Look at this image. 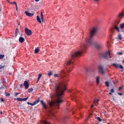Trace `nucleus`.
<instances>
[{"label": "nucleus", "instance_id": "f257e3e1", "mask_svg": "<svg viewBox=\"0 0 124 124\" xmlns=\"http://www.w3.org/2000/svg\"><path fill=\"white\" fill-rule=\"evenodd\" d=\"M66 86L62 82H58L55 84V91L56 95V100L55 102L49 103L50 109L48 110L49 114L47 115L48 118H51V117H55L52 112L53 107H56L57 109L60 108L61 103H62V94L63 92L66 90Z\"/></svg>", "mask_w": 124, "mask_h": 124}, {"label": "nucleus", "instance_id": "5fc2aeb1", "mask_svg": "<svg viewBox=\"0 0 124 124\" xmlns=\"http://www.w3.org/2000/svg\"><path fill=\"white\" fill-rule=\"evenodd\" d=\"M69 71H71V70H69V71H68V72H69Z\"/></svg>", "mask_w": 124, "mask_h": 124}, {"label": "nucleus", "instance_id": "9b49d317", "mask_svg": "<svg viewBox=\"0 0 124 124\" xmlns=\"http://www.w3.org/2000/svg\"><path fill=\"white\" fill-rule=\"evenodd\" d=\"M119 28L121 30V31L124 32V23H121L119 25Z\"/></svg>", "mask_w": 124, "mask_h": 124}, {"label": "nucleus", "instance_id": "473e14b6", "mask_svg": "<svg viewBox=\"0 0 124 124\" xmlns=\"http://www.w3.org/2000/svg\"><path fill=\"white\" fill-rule=\"evenodd\" d=\"M6 96H10V94L9 93H7V92L5 93Z\"/></svg>", "mask_w": 124, "mask_h": 124}, {"label": "nucleus", "instance_id": "5701e85b", "mask_svg": "<svg viewBox=\"0 0 124 124\" xmlns=\"http://www.w3.org/2000/svg\"><path fill=\"white\" fill-rule=\"evenodd\" d=\"M33 91V89L32 88H30L29 90H28V93H32Z\"/></svg>", "mask_w": 124, "mask_h": 124}, {"label": "nucleus", "instance_id": "7ed1b4c3", "mask_svg": "<svg viewBox=\"0 0 124 124\" xmlns=\"http://www.w3.org/2000/svg\"><path fill=\"white\" fill-rule=\"evenodd\" d=\"M102 57L104 59H108V58H111V56H110V53L109 51H107L104 53L102 54Z\"/></svg>", "mask_w": 124, "mask_h": 124}, {"label": "nucleus", "instance_id": "c756f323", "mask_svg": "<svg viewBox=\"0 0 124 124\" xmlns=\"http://www.w3.org/2000/svg\"><path fill=\"white\" fill-rule=\"evenodd\" d=\"M98 101H99V100L97 99V100H94V103L97 105L96 103H97L98 102Z\"/></svg>", "mask_w": 124, "mask_h": 124}, {"label": "nucleus", "instance_id": "a211bd4d", "mask_svg": "<svg viewBox=\"0 0 124 124\" xmlns=\"http://www.w3.org/2000/svg\"><path fill=\"white\" fill-rule=\"evenodd\" d=\"M36 20L39 23H40V24H41V19H40V17H39V16H36Z\"/></svg>", "mask_w": 124, "mask_h": 124}, {"label": "nucleus", "instance_id": "f3484780", "mask_svg": "<svg viewBox=\"0 0 124 124\" xmlns=\"http://www.w3.org/2000/svg\"><path fill=\"white\" fill-rule=\"evenodd\" d=\"M117 37L118 40H122V39H123V37H122V35L121 34V33H119L118 34Z\"/></svg>", "mask_w": 124, "mask_h": 124}, {"label": "nucleus", "instance_id": "c03bdc74", "mask_svg": "<svg viewBox=\"0 0 124 124\" xmlns=\"http://www.w3.org/2000/svg\"><path fill=\"white\" fill-rule=\"evenodd\" d=\"M0 114L1 115H2V114H3V112H2V111H0Z\"/></svg>", "mask_w": 124, "mask_h": 124}, {"label": "nucleus", "instance_id": "c9c22d12", "mask_svg": "<svg viewBox=\"0 0 124 124\" xmlns=\"http://www.w3.org/2000/svg\"><path fill=\"white\" fill-rule=\"evenodd\" d=\"M58 76H59V75H58L57 74H55V75H54V77L55 78H56V77H58Z\"/></svg>", "mask_w": 124, "mask_h": 124}, {"label": "nucleus", "instance_id": "49530a36", "mask_svg": "<svg viewBox=\"0 0 124 124\" xmlns=\"http://www.w3.org/2000/svg\"><path fill=\"white\" fill-rule=\"evenodd\" d=\"M16 12H18V8H16Z\"/></svg>", "mask_w": 124, "mask_h": 124}, {"label": "nucleus", "instance_id": "e433bc0d", "mask_svg": "<svg viewBox=\"0 0 124 124\" xmlns=\"http://www.w3.org/2000/svg\"><path fill=\"white\" fill-rule=\"evenodd\" d=\"M3 89H4V87H3V86H1V87H0V90H3Z\"/></svg>", "mask_w": 124, "mask_h": 124}, {"label": "nucleus", "instance_id": "37998d69", "mask_svg": "<svg viewBox=\"0 0 124 124\" xmlns=\"http://www.w3.org/2000/svg\"><path fill=\"white\" fill-rule=\"evenodd\" d=\"M18 94H19V93H16L15 94V96H17V95H18Z\"/></svg>", "mask_w": 124, "mask_h": 124}, {"label": "nucleus", "instance_id": "a878e982", "mask_svg": "<svg viewBox=\"0 0 124 124\" xmlns=\"http://www.w3.org/2000/svg\"><path fill=\"white\" fill-rule=\"evenodd\" d=\"M96 119L99 121V122H102V119H100V117H96Z\"/></svg>", "mask_w": 124, "mask_h": 124}, {"label": "nucleus", "instance_id": "393cba45", "mask_svg": "<svg viewBox=\"0 0 124 124\" xmlns=\"http://www.w3.org/2000/svg\"><path fill=\"white\" fill-rule=\"evenodd\" d=\"M38 52H39V49H38V48H35V50H34V53L37 54V53H38Z\"/></svg>", "mask_w": 124, "mask_h": 124}, {"label": "nucleus", "instance_id": "39448f33", "mask_svg": "<svg viewBox=\"0 0 124 124\" xmlns=\"http://www.w3.org/2000/svg\"><path fill=\"white\" fill-rule=\"evenodd\" d=\"M25 32L27 35H31V34H32L31 30L27 29V27L25 28Z\"/></svg>", "mask_w": 124, "mask_h": 124}, {"label": "nucleus", "instance_id": "864d4df0", "mask_svg": "<svg viewBox=\"0 0 124 124\" xmlns=\"http://www.w3.org/2000/svg\"><path fill=\"white\" fill-rule=\"evenodd\" d=\"M94 0V1H98V0Z\"/></svg>", "mask_w": 124, "mask_h": 124}, {"label": "nucleus", "instance_id": "09e8293b", "mask_svg": "<svg viewBox=\"0 0 124 124\" xmlns=\"http://www.w3.org/2000/svg\"><path fill=\"white\" fill-rule=\"evenodd\" d=\"M39 0H35V1L36 2H37V1H39Z\"/></svg>", "mask_w": 124, "mask_h": 124}, {"label": "nucleus", "instance_id": "b1692460", "mask_svg": "<svg viewBox=\"0 0 124 124\" xmlns=\"http://www.w3.org/2000/svg\"><path fill=\"white\" fill-rule=\"evenodd\" d=\"M29 99V97H27L26 98H22V101H27Z\"/></svg>", "mask_w": 124, "mask_h": 124}, {"label": "nucleus", "instance_id": "9d476101", "mask_svg": "<svg viewBox=\"0 0 124 124\" xmlns=\"http://www.w3.org/2000/svg\"><path fill=\"white\" fill-rule=\"evenodd\" d=\"M24 86L25 89H29V87L30 86V84H29V82H28L27 80H25L24 82Z\"/></svg>", "mask_w": 124, "mask_h": 124}, {"label": "nucleus", "instance_id": "2f4dec72", "mask_svg": "<svg viewBox=\"0 0 124 124\" xmlns=\"http://www.w3.org/2000/svg\"><path fill=\"white\" fill-rule=\"evenodd\" d=\"M17 101H22V98H16Z\"/></svg>", "mask_w": 124, "mask_h": 124}, {"label": "nucleus", "instance_id": "ddd939ff", "mask_svg": "<svg viewBox=\"0 0 124 124\" xmlns=\"http://www.w3.org/2000/svg\"><path fill=\"white\" fill-rule=\"evenodd\" d=\"M19 41L20 43H23V42H25V39L22 37H20L19 38Z\"/></svg>", "mask_w": 124, "mask_h": 124}, {"label": "nucleus", "instance_id": "8fccbe9b", "mask_svg": "<svg viewBox=\"0 0 124 124\" xmlns=\"http://www.w3.org/2000/svg\"><path fill=\"white\" fill-rule=\"evenodd\" d=\"M6 0V1H7V2H8L9 3L10 1L9 0Z\"/></svg>", "mask_w": 124, "mask_h": 124}, {"label": "nucleus", "instance_id": "f03ea898", "mask_svg": "<svg viewBox=\"0 0 124 124\" xmlns=\"http://www.w3.org/2000/svg\"><path fill=\"white\" fill-rule=\"evenodd\" d=\"M96 31H97V27L92 28L90 31V36L89 38L86 39L84 44L81 46L80 50L73 52L71 53V55L69 56V61L66 62V65H70L71 63H73V60H74L75 58H76V57H80L82 53H85L86 52L88 46H92V45L94 44L93 42V37L96 33Z\"/></svg>", "mask_w": 124, "mask_h": 124}, {"label": "nucleus", "instance_id": "6e6d98bb", "mask_svg": "<svg viewBox=\"0 0 124 124\" xmlns=\"http://www.w3.org/2000/svg\"><path fill=\"white\" fill-rule=\"evenodd\" d=\"M62 73H65V72H62Z\"/></svg>", "mask_w": 124, "mask_h": 124}, {"label": "nucleus", "instance_id": "de8ad7c7", "mask_svg": "<svg viewBox=\"0 0 124 124\" xmlns=\"http://www.w3.org/2000/svg\"><path fill=\"white\" fill-rule=\"evenodd\" d=\"M112 100H113V101H115V98H114V97H113Z\"/></svg>", "mask_w": 124, "mask_h": 124}, {"label": "nucleus", "instance_id": "423d86ee", "mask_svg": "<svg viewBox=\"0 0 124 124\" xmlns=\"http://www.w3.org/2000/svg\"><path fill=\"white\" fill-rule=\"evenodd\" d=\"M40 101V104L42 105V106L44 108V109H47V104L46 103L44 102L43 100H41Z\"/></svg>", "mask_w": 124, "mask_h": 124}, {"label": "nucleus", "instance_id": "c85d7f7f", "mask_svg": "<svg viewBox=\"0 0 124 124\" xmlns=\"http://www.w3.org/2000/svg\"><path fill=\"white\" fill-rule=\"evenodd\" d=\"M63 121L64 123H65V122H66L67 121V117H64L63 119Z\"/></svg>", "mask_w": 124, "mask_h": 124}, {"label": "nucleus", "instance_id": "4be33fe9", "mask_svg": "<svg viewBox=\"0 0 124 124\" xmlns=\"http://www.w3.org/2000/svg\"><path fill=\"white\" fill-rule=\"evenodd\" d=\"M47 75L50 77V76L53 75V72L52 71H49L48 74Z\"/></svg>", "mask_w": 124, "mask_h": 124}, {"label": "nucleus", "instance_id": "bb28decb", "mask_svg": "<svg viewBox=\"0 0 124 124\" xmlns=\"http://www.w3.org/2000/svg\"><path fill=\"white\" fill-rule=\"evenodd\" d=\"M105 84L106 87H109V82H108V81H106L105 82Z\"/></svg>", "mask_w": 124, "mask_h": 124}, {"label": "nucleus", "instance_id": "412c9836", "mask_svg": "<svg viewBox=\"0 0 124 124\" xmlns=\"http://www.w3.org/2000/svg\"><path fill=\"white\" fill-rule=\"evenodd\" d=\"M41 77H42V75L41 74H39L38 75L37 82H38L39 81V80H40V78H41Z\"/></svg>", "mask_w": 124, "mask_h": 124}, {"label": "nucleus", "instance_id": "cd10ccee", "mask_svg": "<svg viewBox=\"0 0 124 124\" xmlns=\"http://www.w3.org/2000/svg\"><path fill=\"white\" fill-rule=\"evenodd\" d=\"M5 56L4 54H0V59L1 60L4 58Z\"/></svg>", "mask_w": 124, "mask_h": 124}, {"label": "nucleus", "instance_id": "20e7f679", "mask_svg": "<svg viewBox=\"0 0 124 124\" xmlns=\"http://www.w3.org/2000/svg\"><path fill=\"white\" fill-rule=\"evenodd\" d=\"M111 65L115 67V68H121V69H124V67H123V65L117 63H112Z\"/></svg>", "mask_w": 124, "mask_h": 124}, {"label": "nucleus", "instance_id": "a19ab883", "mask_svg": "<svg viewBox=\"0 0 124 124\" xmlns=\"http://www.w3.org/2000/svg\"><path fill=\"white\" fill-rule=\"evenodd\" d=\"M1 68H3V66L0 65V69H1Z\"/></svg>", "mask_w": 124, "mask_h": 124}, {"label": "nucleus", "instance_id": "a18cd8bd", "mask_svg": "<svg viewBox=\"0 0 124 124\" xmlns=\"http://www.w3.org/2000/svg\"><path fill=\"white\" fill-rule=\"evenodd\" d=\"M122 89H123V87H119V90H122Z\"/></svg>", "mask_w": 124, "mask_h": 124}, {"label": "nucleus", "instance_id": "f8f14e48", "mask_svg": "<svg viewBox=\"0 0 124 124\" xmlns=\"http://www.w3.org/2000/svg\"><path fill=\"white\" fill-rule=\"evenodd\" d=\"M25 13L27 16H28L29 17H32L33 16V14H31V13H29L28 11L25 12Z\"/></svg>", "mask_w": 124, "mask_h": 124}, {"label": "nucleus", "instance_id": "f704fd0d", "mask_svg": "<svg viewBox=\"0 0 124 124\" xmlns=\"http://www.w3.org/2000/svg\"><path fill=\"white\" fill-rule=\"evenodd\" d=\"M14 4L16 5V8H18V6H17V3H16L15 1L14 2Z\"/></svg>", "mask_w": 124, "mask_h": 124}, {"label": "nucleus", "instance_id": "58836bf2", "mask_svg": "<svg viewBox=\"0 0 124 124\" xmlns=\"http://www.w3.org/2000/svg\"><path fill=\"white\" fill-rule=\"evenodd\" d=\"M118 94L119 95H123V94H122V93H118Z\"/></svg>", "mask_w": 124, "mask_h": 124}, {"label": "nucleus", "instance_id": "4c0bfd02", "mask_svg": "<svg viewBox=\"0 0 124 124\" xmlns=\"http://www.w3.org/2000/svg\"><path fill=\"white\" fill-rule=\"evenodd\" d=\"M0 100L2 101V102H4V100L3 99V98H1Z\"/></svg>", "mask_w": 124, "mask_h": 124}, {"label": "nucleus", "instance_id": "6ab92c4d", "mask_svg": "<svg viewBox=\"0 0 124 124\" xmlns=\"http://www.w3.org/2000/svg\"><path fill=\"white\" fill-rule=\"evenodd\" d=\"M94 46H95L96 49H97V50H98L100 48V45H99L98 44H95V45H94Z\"/></svg>", "mask_w": 124, "mask_h": 124}, {"label": "nucleus", "instance_id": "603ef678", "mask_svg": "<svg viewBox=\"0 0 124 124\" xmlns=\"http://www.w3.org/2000/svg\"><path fill=\"white\" fill-rule=\"evenodd\" d=\"M93 105H92L91 108H93Z\"/></svg>", "mask_w": 124, "mask_h": 124}, {"label": "nucleus", "instance_id": "4468645a", "mask_svg": "<svg viewBox=\"0 0 124 124\" xmlns=\"http://www.w3.org/2000/svg\"><path fill=\"white\" fill-rule=\"evenodd\" d=\"M124 16V12H122L119 14L118 17L119 18H123Z\"/></svg>", "mask_w": 124, "mask_h": 124}, {"label": "nucleus", "instance_id": "3c124183", "mask_svg": "<svg viewBox=\"0 0 124 124\" xmlns=\"http://www.w3.org/2000/svg\"><path fill=\"white\" fill-rule=\"evenodd\" d=\"M27 103L28 104V105H30L31 103H30V102H27Z\"/></svg>", "mask_w": 124, "mask_h": 124}, {"label": "nucleus", "instance_id": "ea45409f", "mask_svg": "<svg viewBox=\"0 0 124 124\" xmlns=\"http://www.w3.org/2000/svg\"><path fill=\"white\" fill-rule=\"evenodd\" d=\"M9 3H10V4H14V2H9Z\"/></svg>", "mask_w": 124, "mask_h": 124}, {"label": "nucleus", "instance_id": "2eb2a0df", "mask_svg": "<svg viewBox=\"0 0 124 124\" xmlns=\"http://www.w3.org/2000/svg\"><path fill=\"white\" fill-rule=\"evenodd\" d=\"M100 82V80H99V77L97 76L96 78V83L97 85H99Z\"/></svg>", "mask_w": 124, "mask_h": 124}, {"label": "nucleus", "instance_id": "7c9ffc66", "mask_svg": "<svg viewBox=\"0 0 124 124\" xmlns=\"http://www.w3.org/2000/svg\"><path fill=\"white\" fill-rule=\"evenodd\" d=\"M117 55H118L119 56H122V55H124V53H123V52H117Z\"/></svg>", "mask_w": 124, "mask_h": 124}, {"label": "nucleus", "instance_id": "4d7b16f0", "mask_svg": "<svg viewBox=\"0 0 124 124\" xmlns=\"http://www.w3.org/2000/svg\"><path fill=\"white\" fill-rule=\"evenodd\" d=\"M123 70H121V72H123Z\"/></svg>", "mask_w": 124, "mask_h": 124}, {"label": "nucleus", "instance_id": "72a5a7b5", "mask_svg": "<svg viewBox=\"0 0 124 124\" xmlns=\"http://www.w3.org/2000/svg\"><path fill=\"white\" fill-rule=\"evenodd\" d=\"M110 93H115V91L113 89H111L110 90Z\"/></svg>", "mask_w": 124, "mask_h": 124}, {"label": "nucleus", "instance_id": "1a4fd4ad", "mask_svg": "<svg viewBox=\"0 0 124 124\" xmlns=\"http://www.w3.org/2000/svg\"><path fill=\"white\" fill-rule=\"evenodd\" d=\"M118 25H119V22H118L115 25H114V29L115 30L117 31V32H120V28L118 26Z\"/></svg>", "mask_w": 124, "mask_h": 124}, {"label": "nucleus", "instance_id": "79ce46f5", "mask_svg": "<svg viewBox=\"0 0 124 124\" xmlns=\"http://www.w3.org/2000/svg\"><path fill=\"white\" fill-rule=\"evenodd\" d=\"M108 94H109V95H113V94H112V93H109Z\"/></svg>", "mask_w": 124, "mask_h": 124}, {"label": "nucleus", "instance_id": "6e6552de", "mask_svg": "<svg viewBox=\"0 0 124 124\" xmlns=\"http://www.w3.org/2000/svg\"><path fill=\"white\" fill-rule=\"evenodd\" d=\"M99 71L103 75H104L105 73L104 71L103 67L101 65L99 66Z\"/></svg>", "mask_w": 124, "mask_h": 124}, {"label": "nucleus", "instance_id": "0eeeda50", "mask_svg": "<svg viewBox=\"0 0 124 124\" xmlns=\"http://www.w3.org/2000/svg\"><path fill=\"white\" fill-rule=\"evenodd\" d=\"M40 98L38 97V100L36 101H35L33 103H30V105L31 106H34V105H36V104H37L39 103V101H40Z\"/></svg>", "mask_w": 124, "mask_h": 124}, {"label": "nucleus", "instance_id": "13d9d810", "mask_svg": "<svg viewBox=\"0 0 124 124\" xmlns=\"http://www.w3.org/2000/svg\"><path fill=\"white\" fill-rule=\"evenodd\" d=\"M22 85H20V86L21 87Z\"/></svg>", "mask_w": 124, "mask_h": 124}, {"label": "nucleus", "instance_id": "dca6fc26", "mask_svg": "<svg viewBox=\"0 0 124 124\" xmlns=\"http://www.w3.org/2000/svg\"><path fill=\"white\" fill-rule=\"evenodd\" d=\"M19 32V29L16 28L15 31V37H17V35H18V33Z\"/></svg>", "mask_w": 124, "mask_h": 124}, {"label": "nucleus", "instance_id": "aec40b11", "mask_svg": "<svg viewBox=\"0 0 124 124\" xmlns=\"http://www.w3.org/2000/svg\"><path fill=\"white\" fill-rule=\"evenodd\" d=\"M41 19L42 22H44V18L43 17V13L41 12Z\"/></svg>", "mask_w": 124, "mask_h": 124}]
</instances>
